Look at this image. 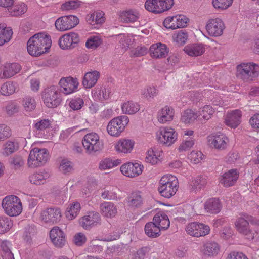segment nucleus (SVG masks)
Instances as JSON below:
<instances>
[{
    "label": "nucleus",
    "instance_id": "f257e3e1",
    "mask_svg": "<svg viewBox=\"0 0 259 259\" xmlns=\"http://www.w3.org/2000/svg\"><path fill=\"white\" fill-rule=\"evenodd\" d=\"M52 44L50 35L44 32L34 34L27 42V51L33 56H38L48 52Z\"/></svg>",
    "mask_w": 259,
    "mask_h": 259
},
{
    "label": "nucleus",
    "instance_id": "f03ea898",
    "mask_svg": "<svg viewBox=\"0 0 259 259\" xmlns=\"http://www.w3.org/2000/svg\"><path fill=\"white\" fill-rule=\"evenodd\" d=\"M82 144L88 154H93L101 151L104 147V143L98 134L91 132L85 134L82 140Z\"/></svg>",
    "mask_w": 259,
    "mask_h": 259
},
{
    "label": "nucleus",
    "instance_id": "7ed1b4c3",
    "mask_svg": "<svg viewBox=\"0 0 259 259\" xmlns=\"http://www.w3.org/2000/svg\"><path fill=\"white\" fill-rule=\"evenodd\" d=\"M49 158V153L46 149L34 147L30 151L27 164L31 168L40 167L46 163Z\"/></svg>",
    "mask_w": 259,
    "mask_h": 259
},
{
    "label": "nucleus",
    "instance_id": "20e7f679",
    "mask_svg": "<svg viewBox=\"0 0 259 259\" xmlns=\"http://www.w3.org/2000/svg\"><path fill=\"white\" fill-rule=\"evenodd\" d=\"M129 123L127 116L121 115L112 119L106 127L107 133L111 137L117 138L120 136Z\"/></svg>",
    "mask_w": 259,
    "mask_h": 259
},
{
    "label": "nucleus",
    "instance_id": "39448f33",
    "mask_svg": "<svg viewBox=\"0 0 259 259\" xmlns=\"http://www.w3.org/2000/svg\"><path fill=\"white\" fill-rule=\"evenodd\" d=\"M2 205L5 212L10 217L19 215L22 210L20 198L14 195L5 197L2 201Z\"/></svg>",
    "mask_w": 259,
    "mask_h": 259
},
{
    "label": "nucleus",
    "instance_id": "423d86ee",
    "mask_svg": "<svg viewBox=\"0 0 259 259\" xmlns=\"http://www.w3.org/2000/svg\"><path fill=\"white\" fill-rule=\"evenodd\" d=\"M178 134L171 126H163L159 128L156 133V140L158 142L166 147H170L177 141Z\"/></svg>",
    "mask_w": 259,
    "mask_h": 259
},
{
    "label": "nucleus",
    "instance_id": "0eeeda50",
    "mask_svg": "<svg viewBox=\"0 0 259 259\" xmlns=\"http://www.w3.org/2000/svg\"><path fill=\"white\" fill-rule=\"evenodd\" d=\"M234 225L237 231L243 234L248 240L257 241L259 239V232L251 230L249 222L244 217L238 218Z\"/></svg>",
    "mask_w": 259,
    "mask_h": 259
},
{
    "label": "nucleus",
    "instance_id": "6e6552de",
    "mask_svg": "<svg viewBox=\"0 0 259 259\" xmlns=\"http://www.w3.org/2000/svg\"><path fill=\"white\" fill-rule=\"evenodd\" d=\"M44 104L49 108H55L61 102L60 91L55 86H51L45 89L42 95Z\"/></svg>",
    "mask_w": 259,
    "mask_h": 259
},
{
    "label": "nucleus",
    "instance_id": "1a4fd4ad",
    "mask_svg": "<svg viewBox=\"0 0 259 259\" xmlns=\"http://www.w3.org/2000/svg\"><path fill=\"white\" fill-rule=\"evenodd\" d=\"M79 23L78 18L74 15L64 16L58 18L55 23L57 30L65 31L74 27Z\"/></svg>",
    "mask_w": 259,
    "mask_h": 259
},
{
    "label": "nucleus",
    "instance_id": "9d476101",
    "mask_svg": "<svg viewBox=\"0 0 259 259\" xmlns=\"http://www.w3.org/2000/svg\"><path fill=\"white\" fill-rule=\"evenodd\" d=\"M185 229L188 234L196 237L205 236L210 232V228L208 225L197 222L188 224Z\"/></svg>",
    "mask_w": 259,
    "mask_h": 259
},
{
    "label": "nucleus",
    "instance_id": "9b49d317",
    "mask_svg": "<svg viewBox=\"0 0 259 259\" xmlns=\"http://www.w3.org/2000/svg\"><path fill=\"white\" fill-rule=\"evenodd\" d=\"M225 28L223 20L219 18L209 19L206 25V29L208 34L214 37L222 35Z\"/></svg>",
    "mask_w": 259,
    "mask_h": 259
},
{
    "label": "nucleus",
    "instance_id": "f8f14e48",
    "mask_svg": "<svg viewBox=\"0 0 259 259\" xmlns=\"http://www.w3.org/2000/svg\"><path fill=\"white\" fill-rule=\"evenodd\" d=\"M59 84L61 91L64 94L68 95L76 92L78 90L79 82L76 78L69 76L62 77L60 80Z\"/></svg>",
    "mask_w": 259,
    "mask_h": 259
},
{
    "label": "nucleus",
    "instance_id": "ddd939ff",
    "mask_svg": "<svg viewBox=\"0 0 259 259\" xmlns=\"http://www.w3.org/2000/svg\"><path fill=\"white\" fill-rule=\"evenodd\" d=\"M143 168V165L141 162H127L120 166V170L124 176L134 178L141 174Z\"/></svg>",
    "mask_w": 259,
    "mask_h": 259
},
{
    "label": "nucleus",
    "instance_id": "4468645a",
    "mask_svg": "<svg viewBox=\"0 0 259 259\" xmlns=\"http://www.w3.org/2000/svg\"><path fill=\"white\" fill-rule=\"evenodd\" d=\"M207 142L211 147L219 150H224L227 147L229 139L225 134L217 133L208 136Z\"/></svg>",
    "mask_w": 259,
    "mask_h": 259
},
{
    "label": "nucleus",
    "instance_id": "2eb2a0df",
    "mask_svg": "<svg viewBox=\"0 0 259 259\" xmlns=\"http://www.w3.org/2000/svg\"><path fill=\"white\" fill-rule=\"evenodd\" d=\"M80 40L79 35L75 32H69L60 37L58 44L62 49H72L76 47Z\"/></svg>",
    "mask_w": 259,
    "mask_h": 259
},
{
    "label": "nucleus",
    "instance_id": "dca6fc26",
    "mask_svg": "<svg viewBox=\"0 0 259 259\" xmlns=\"http://www.w3.org/2000/svg\"><path fill=\"white\" fill-rule=\"evenodd\" d=\"M135 141L131 139L122 138L118 140L114 145L115 151L118 154L131 153L135 146Z\"/></svg>",
    "mask_w": 259,
    "mask_h": 259
},
{
    "label": "nucleus",
    "instance_id": "f3484780",
    "mask_svg": "<svg viewBox=\"0 0 259 259\" xmlns=\"http://www.w3.org/2000/svg\"><path fill=\"white\" fill-rule=\"evenodd\" d=\"M101 221L99 213L96 211H90L78 220L79 225L84 229L89 230L99 223Z\"/></svg>",
    "mask_w": 259,
    "mask_h": 259
},
{
    "label": "nucleus",
    "instance_id": "a211bd4d",
    "mask_svg": "<svg viewBox=\"0 0 259 259\" xmlns=\"http://www.w3.org/2000/svg\"><path fill=\"white\" fill-rule=\"evenodd\" d=\"M24 142H25V139L23 138L7 141L3 145L1 154L4 156H9L18 151L20 143Z\"/></svg>",
    "mask_w": 259,
    "mask_h": 259
},
{
    "label": "nucleus",
    "instance_id": "6ab92c4d",
    "mask_svg": "<svg viewBox=\"0 0 259 259\" xmlns=\"http://www.w3.org/2000/svg\"><path fill=\"white\" fill-rule=\"evenodd\" d=\"M259 75V66H237V76L243 79Z\"/></svg>",
    "mask_w": 259,
    "mask_h": 259
},
{
    "label": "nucleus",
    "instance_id": "aec40b11",
    "mask_svg": "<svg viewBox=\"0 0 259 259\" xmlns=\"http://www.w3.org/2000/svg\"><path fill=\"white\" fill-rule=\"evenodd\" d=\"M50 238L52 243L56 247L61 248L65 244V234L58 227H54L50 230Z\"/></svg>",
    "mask_w": 259,
    "mask_h": 259
},
{
    "label": "nucleus",
    "instance_id": "412c9836",
    "mask_svg": "<svg viewBox=\"0 0 259 259\" xmlns=\"http://www.w3.org/2000/svg\"><path fill=\"white\" fill-rule=\"evenodd\" d=\"M41 219L46 223H56L61 218V212L58 208H48L41 212Z\"/></svg>",
    "mask_w": 259,
    "mask_h": 259
},
{
    "label": "nucleus",
    "instance_id": "4be33fe9",
    "mask_svg": "<svg viewBox=\"0 0 259 259\" xmlns=\"http://www.w3.org/2000/svg\"><path fill=\"white\" fill-rule=\"evenodd\" d=\"M242 112L239 110H234L227 113L225 116V123L228 126L235 128L241 122Z\"/></svg>",
    "mask_w": 259,
    "mask_h": 259
},
{
    "label": "nucleus",
    "instance_id": "5701e85b",
    "mask_svg": "<svg viewBox=\"0 0 259 259\" xmlns=\"http://www.w3.org/2000/svg\"><path fill=\"white\" fill-rule=\"evenodd\" d=\"M149 52L152 58L160 59L165 58L168 55V49L165 44L159 42L151 45Z\"/></svg>",
    "mask_w": 259,
    "mask_h": 259
},
{
    "label": "nucleus",
    "instance_id": "b1692460",
    "mask_svg": "<svg viewBox=\"0 0 259 259\" xmlns=\"http://www.w3.org/2000/svg\"><path fill=\"white\" fill-rule=\"evenodd\" d=\"M239 172L232 169L223 174L220 178V182L224 187H228L234 185L238 179Z\"/></svg>",
    "mask_w": 259,
    "mask_h": 259
},
{
    "label": "nucleus",
    "instance_id": "393cba45",
    "mask_svg": "<svg viewBox=\"0 0 259 259\" xmlns=\"http://www.w3.org/2000/svg\"><path fill=\"white\" fill-rule=\"evenodd\" d=\"M101 214L104 218L112 219L117 214V206L112 202L105 201L100 205Z\"/></svg>",
    "mask_w": 259,
    "mask_h": 259
},
{
    "label": "nucleus",
    "instance_id": "a878e982",
    "mask_svg": "<svg viewBox=\"0 0 259 259\" xmlns=\"http://www.w3.org/2000/svg\"><path fill=\"white\" fill-rule=\"evenodd\" d=\"M175 115L174 110L171 107L165 106L161 108L157 112V119L161 124L171 122Z\"/></svg>",
    "mask_w": 259,
    "mask_h": 259
},
{
    "label": "nucleus",
    "instance_id": "bb28decb",
    "mask_svg": "<svg viewBox=\"0 0 259 259\" xmlns=\"http://www.w3.org/2000/svg\"><path fill=\"white\" fill-rule=\"evenodd\" d=\"M100 76V73L97 71H93L86 73L82 79V84L85 89H91L97 83Z\"/></svg>",
    "mask_w": 259,
    "mask_h": 259
},
{
    "label": "nucleus",
    "instance_id": "cd10ccee",
    "mask_svg": "<svg viewBox=\"0 0 259 259\" xmlns=\"http://www.w3.org/2000/svg\"><path fill=\"white\" fill-rule=\"evenodd\" d=\"M161 230H167L170 226V221L167 215L163 211L157 212L153 218V221Z\"/></svg>",
    "mask_w": 259,
    "mask_h": 259
},
{
    "label": "nucleus",
    "instance_id": "c85d7f7f",
    "mask_svg": "<svg viewBox=\"0 0 259 259\" xmlns=\"http://www.w3.org/2000/svg\"><path fill=\"white\" fill-rule=\"evenodd\" d=\"M119 16L122 22L133 23L138 20L139 13L136 9H129L120 11Z\"/></svg>",
    "mask_w": 259,
    "mask_h": 259
},
{
    "label": "nucleus",
    "instance_id": "c756f323",
    "mask_svg": "<svg viewBox=\"0 0 259 259\" xmlns=\"http://www.w3.org/2000/svg\"><path fill=\"white\" fill-rule=\"evenodd\" d=\"M162 151L157 148H153L149 149L146 153L145 160L147 163L152 165L157 164L162 156Z\"/></svg>",
    "mask_w": 259,
    "mask_h": 259
},
{
    "label": "nucleus",
    "instance_id": "7c9ffc66",
    "mask_svg": "<svg viewBox=\"0 0 259 259\" xmlns=\"http://www.w3.org/2000/svg\"><path fill=\"white\" fill-rule=\"evenodd\" d=\"M184 51L190 56L197 57L202 55L205 52V47L202 44H193L186 46Z\"/></svg>",
    "mask_w": 259,
    "mask_h": 259
},
{
    "label": "nucleus",
    "instance_id": "2f4dec72",
    "mask_svg": "<svg viewBox=\"0 0 259 259\" xmlns=\"http://www.w3.org/2000/svg\"><path fill=\"white\" fill-rule=\"evenodd\" d=\"M205 211L210 214L218 213L222 208V205L218 199L212 198L208 199L204 204Z\"/></svg>",
    "mask_w": 259,
    "mask_h": 259
},
{
    "label": "nucleus",
    "instance_id": "473e14b6",
    "mask_svg": "<svg viewBox=\"0 0 259 259\" xmlns=\"http://www.w3.org/2000/svg\"><path fill=\"white\" fill-rule=\"evenodd\" d=\"M80 210L81 205L78 202L74 201L70 203L65 212L66 218L69 221L74 220L79 214Z\"/></svg>",
    "mask_w": 259,
    "mask_h": 259
},
{
    "label": "nucleus",
    "instance_id": "72a5a7b5",
    "mask_svg": "<svg viewBox=\"0 0 259 259\" xmlns=\"http://www.w3.org/2000/svg\"><path fill=\"white\" fill-rule=\"evenodd\" d=\"M50 177V174L49 172L41 170L31 175L29 177V181L31 184L39 185L45 183Z\"/></svg>",
    "mask_w": 259,
    "mask_h": 259
},
{
    "label": "nucleus",
    "instance_id": "f704fd0d",
    "mask_svg": "<svg viewBox=\"0 0 259 259\" xmlns=\"http://www.w3.org/2000/svg\"><path fill=\"white\" fill-rule=\"evenodd\" d=\"M21 69V66H1L0 67V78L11 77L18 73Z\"/></svg>",
    "mask_w": 259,
    "mask_h": 259
},
{
    "label": "nucleus",
    "instance_id": "c9c22d12",
    "mask_svg": "<svg viewBox=\"0 0 259 259\" xmlns=\"http://www.w3.org/2000/svg\"><path fill=\"white\" fill-rule=\"evenodd\" d=\"M179 183L173 182L170 185L165 187H159L158 191L161 195L165 198H170L178 191Z\"/></svg>",
    "mask_w": 259,
    "mask_h": 259
},
{
    "label": "nucleus",
    "instance_id": "e433bc0d",
    "mask_svg": "<svg viewBox=\"0 0 259 259\" xmlns=\"http://www.w3.org/2000/svg\"><path fill=\"white\" fill-rule=\"evenodd\" d=\"M19 90V85L16 82L7 81L2 85L0 94L4 96H10L18 92Z\"/></svg>",
    "mask_w": 259,
    "mask_h": 259
},
{
    "label": "nucleus",
    "instance_id": "4c0bfd02",
    "mask_svg": "<svg viewBox=\"0 0 259 259\" xmlns=\"http://www.w3.org/2000/svg\"><path fill=\"white\" fill-rule=\"evenodd\" d=\"M121 163V160L120 159H112L109 158H106L99 162L98 168L102 171L106 170L116 167Z\"/></svg>",
    "mask_w": 259,
    "mask_h": 259
},
{
    "label": "nucleus",
    "instance_id": "58836bf2",
    "mask_svg": "<svg viewBox=\"0 0 259 259\" xmlns=\"http://www.w3.org/2000/svg\"><path fill=\"white\" fill-rule=\"evenodd\" d=\"M198 119L197 111L187 109L181 113V121L185 124H191Z\"/></svg>",
    "mask_w": 259,
    "mask_h": 259
},
{
    "label": "nucleus",
    "instance_id": "ea45409f",
    "mask_svg": "<svg viewBox=\"0 0 259 259\" xmlns=\"http://www.w3.org/2000/svg\"><path fill=\"white\" fill-rule=\"evenodd\" d=\"M219 251L220 246L215 242H207L203 245L202 252L205 255L213 256L218 254Z\"/></svg>",
    "mask_w": 259,
    "mask_h": 259
},
{
    "label": "nucleus",
    "instance_id": "a19ab883",
    "mask_svg": "<svg viewBox=\"0 0 259 259\" xmlns=\"http://www.w3.org/2000/svg\"><path fill=\"white\" fill-rule=\"evenodd\" d=\"M215 110L211 106L205 105L200 108L197 111L198 120H208L211 118Z\"/></svg>",
    "mask_w": 259,
    "mask_h": 259
},
{
    "label": "nucleus",
    "instance_id": "79ce46f5",
    "mask_svg": "<svg viewBox=\"0 0 259 259\" xmlns=\"http://www.w3.org/2000/svg\"><path fill=\"white\" fill-rule=\"evenodd\" d=\"M12 35L13 31L10 27H7L5 24H0V46L8 42Z\"/></svg>",
    "mask_w": 259,
    "mask_h": 259
},
{
    "label": "nucleus",
    "instance_id": "37998d69",
    "mask_svg": "<svg viewBox=\"0 0 259 259\" xmlns=\"http://www.w3.org/2000/svg\"><path fill=\"white\" fill-rule=\"evenodd\" d=\"M92 96L94 100L103 101L108 100L110 97L109 90L105 88H98L92 91Z\"/></svg>",
    "mask_w": 259,
    "mask_h": 259
},
{
    "label": "nucleus",
    "instance_id": "c03bdc74",
    "mask_svg": "<svg viewBox=\"0 0 259 259\" xmlns=\"http://www.w3.org/2000/svg\"><path fill=\"white\" fill-rule=\"evenodd\" d=\"M145 234L149 237L156 238L160 236L161 230L153 222H149L145 226Z\"/></svg>",
    "mask_w": 259,
    "mask_h": 259
},
{
    "label": "nucleus",
    "instance_id": "a18cd8bd",
    "mask_svg": "<svg viewBox=\"0 0 259 259\" xmlns=\"http://www.w3.org/2000/svg\"><path fill=\"white\" fill-rule=\"evenodd\" d=\"M122 112L126 114H133L139 111L140 105L132 101H128L123 103L121 106Z\"/></svg>",
    "mask_w": 259,
    "mask_h": 259
},
{
    "label": "nucleus",
    "instance_id": "49530a36",
    "mask_svg": "<svg viewBox=\"0 0 259 259\" xmlns=\"http://www.w3.org/2000/svg\"><path fill=\"white\" fill-rule=\"evenodd\" d=\"M160 0H147L145 4V7L149 12L160 13L163 12Z\"/></svg>",
    "mask_w": 259,
    "mask_h": 259
},
{
    "label": "nucleus",
    "instance_id": "de8ad7c7",
    "mask_svg": "<svg viewBox=\"0 0 259 259\" xmlns=\"http://www.w3.org/2000/svg\"><path fill=\"white\" fill-rule=\"evenodd\" d=\"M206 184L207 180L205 177L198 176L192 178L190 185L192 189L195 192H197L204 188Z\"/></svg>",
    "mask_w": 259,
    "mask_h": 259
},
{
    "label": "nucleus",
    "instance_id": "09e8293b",
    "mask_svg": "<svg viewBox=\"0 0 259 259\" xmlns=\"http://www.w3.org/2000/svg\"><path fill=\"white\" fill-rule=\"evenodd\" d=\"M27 10V6L23 3L19 5L12 6L8 9L10 15L15 17H18L24 14Z\"/></svg>",
    "mask_w": 259,
    "mask_h": 259
},
{
    "label": "nucleus",
    "instance_id": "8fccbe9b",
    "mask_svg": "<svg viewBox=\"0 0 259 259\" xmlns=\"http://www.w3.org/2000/svg\"><path fill=\"white\" fill-rule=\"evenodd\" d=\"M119 192V190L117 188L114 187L105 190L101 195L104 199L116 200L120 198L118 194Z\"/></svg>",
    "mask_w": 259,
    "mask_h": 259
},
{
    "label": "nucleus",
    "instance_id": "3c124183",
    "mask_svg": "<svg viewBox=\"0 0 259 259\" xmlns=\"http://www.w3.org/2000/svg\"><path fill=\"white\" fill-rule=\"evenodd\" d=\"M12 220L6 217L0 218V234H4L9 231L13 227Z\"/></svg>",
    "mask_w": 259,
    "mask_h": 259
},
{
    "label": "nucleus",
    "instance_id": "603ef678",
    "mask_svg": "<svg viewBox=\"0 0 259 259\" xmlns=\"http://www.w3.org/2000/svg\"><path fill=\"white\" fill-rule=\"evenodd\" d=\"M130 205L133 207H138L143 203V198L139 192L132 193L128 198Z\"/></svg>",
    "mask_w": 259,
    "mask_h": 259
},
{
    "label": "nucleus",
    "instance_id": "864d4df0",
    "mask_svg": "<svg viewBox=\"0 0 259 259\" xmlns=\"http://www.w3.org/2000/svg\"><path fill=\"white\" fill-rule=\"evenodd\" d=\"M141 95L147 100L153 99L157 94V90L154 87H146L141 90Z\"/></svg>",
    "mask_w": 259,
    "mask_h": 259
},
{
    "label": "nucleus",
    "instance_id": "5fc2aeb1",
    "mask_svg": "<svg viewBox=\"0 0 259 259\" xmlns=\"http://www.w3.org/2000/svg\"><path fill=\"white\" fill-rule=\"evenodd\" d=\"M11 244L7 241H3L1 243V248L3 251L2 256L3 259H14V255L11 250Z\"/></svg>",
    "mask_w": 259,
    "mask_h": 259
},
{
    "label": "nucleus",
    "instance_id": "6e6d98bb",
    "mask_svg": "<svg viewBox=\"0 0 259 259\" xmlns=\"http://www.w3.org/2000/svg\"><path fill=\"white\" fill-rule=\"evenodd\" d=\"M22 105L26 111H32L35 108L36 101L33 97L26 96L23 99Z\"/></svg>",
    "mask_w": 259,
    "mask_h": 259
},
{
    "label": "nucleus",
    "instance_id": "4d7b16f0",
    "mask_svg": "<svg viewBox=\"0 0 259 259\" xmlns=\"http://www.w3.org/2000/svg\"><path fill=\"white\" fill-rule=\"evenodd\" d=\"M195 144L194 138H185L180 145L178 150L179 152L186 151L190 149Z\"/></svg>",
    "mask_w": 259,
    "mask_h": 259
},
{
    "label": "nucleus",
    "instance_id": "13d9d810",
    "mask_svg": "<svg viewBox=\"0 0 259 259\" xmlns=\"http://www.w3.org/2000/svg\"><path fill=\"white\" fill-rule=\"evenodd\" d=\"M173 182H178L176 177L170 174L165 175L161 177L159 182V187H165L170 185Z\"/></svg>",
    "mask_w": 259,
    "mask_h": 259
},
{
    "label": "nucleus",
    "instance_id": "bf43d9fd",
    "mask_svg": "<svg viewBox=\"0 0 259 259\" xmlns=\"http://www.w3.org/2000/svg\"><path fill=\"white\" fill-rule=\"evenodd\" d=\"M233 0H212L213 7L219 10H225L232 4Z\"/></svg>",
    "mask_w": 259,
    "mask_h": 259
},
{
    "label": "nucleus",
    "instance_id": "052dcab7",
    "mask_svg": "<svg viewBox=\"0 0 259 259\" xmlns=\"http://www.w3.org/2000/svg\"><path fill=\"white\" fill-rule=\"evenodd\" d=\"M59 169L65 174L70 172L73 170L72 163L67 159H63L60 163Z\"/></svg>",
    "mask_w": 259,
    "mask_h": 259
},
{
    "label": "nucleus",
    "instance_id": "680f3d73",
    "mask_svg": "<svg viewBox=\"0 0 259 259\" xmlns=\"http://www.w3.org/2000/svg\"><path fill=\"white\" fill-rule=\"evenodd\" d=\"M176 20L177 24L174 25L173 29L185 27L189 21V19L183 15H177Z\"/></svg>",
    "mask_w": 259,
    "mask_h": 259
},
{
    "label": "nucleus",
    "instance_id": "e2e57ef3",
    "mask_svg": "<svg viewBox=\"0 0 259 259\" xmlns=\"http://www.w3.org/2000/svg\"><path fill=\"white\" fill-rule=\"evenodd\" d=\"M203 156L201 151L193 150L189 155L188 158L192 163L197 164L202 160Z\"/></svg>",
    "mask_w": 259,
    "mask_h": 259
},
{
    "label": "nucleus",
    "instance_id": "0e129e2a",
    "mask_svg": "<svg viewBox=\"0 0 259 259\" xmlns=\"http://www.w3.org/2000/svg\"><path fill=\"white\" fill-rule=\"evenodd\" d=\"M79 2L77 0L66 2L61 5V9L63 10L76 9L79 6Z\"/></svg>",
    "mask_w": 259,
    "mask_h": 259
},
{
    "label": "nucleus",
    "instance_id": "69168bd1",
    "mask_svg": "<svg viewBox=\"0 0 259 259\" xmlns=\"http://www.w3.org/2000/svg\"><path fill=\"white\" fill-rule=\"evenodd\" d=\"M10 163L13 167L18 169L23 166L24 160L21 156L15 155L10 159Z\"/></svg>",
    "mask_w": 259,
    "mask_h": 259
},
{
    "label": "nucleus",
    "instance_id": "338daca9",
    "mask_svg": "<svg viewBox=\"0 0 259 259\" xmlns=\"http://www.w3.org/2000/svg\"><path fill=\"white\" fill-rule=\"evenodd\" d=\"M84 104L82 99L80 98H76L72 99L69 103L70 108L74 110H77L81 108Z\"/></svg>",
    "mask_w": 259,
    "mask_h": 259
},
{
    "label": "nucleus",
    "instance_id": "774afa93",
    "mask_svg": "<svg viewBox=\"0 0 259 259\" xmlns=\"http://www.w3.org/2000/svg\"><path fill=\"white\" fill-rule=\"evenodd\" d=\"M18 110L19 106L16 103L14 102H9L7 103L5 106V111L9 115H12L17 112Z\"/></svg>",
    "mask_w": 259,
    "mask_h": 259
}]
</instances>
